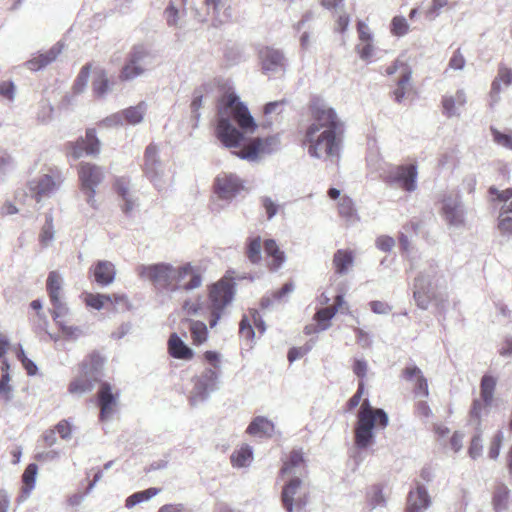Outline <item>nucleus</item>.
Segmentation results:
<instances>
[{
  "mask_svg": "<svg viewBox=\"0 0 512 512\" xmlns=\"http://www.w3.org/2000/svg\"><path fill=\"white\" fill-rule=\"evenodd\" d=\"M430 505V498L423 486L410 491L407 497L405 512H422Z\"/></svg>",
  "mask_w": 512,
  "mask_h": 512,
  "instance_id": "c756f323",
  "label": "nucleus"
},
{
  "mask_svg": "<svg viewBox=\"0 0 512 512\" xmlns=\"http://www.w3.org/2000/svg\"><path fill=\"white\" fill-rule=\"evenodd\" d=\"M96 397L100 410L99 419L102 422L106 421L117 411L120 391L104 381L100 383Z\"/></svg>",
  "mask_w": 512,
  "mask_h": 512,
  "instance_id": "f8f14e48",
  "label": "nucleus"
},
{
  "mask_svg": "<svg viewBox=\"0 0 512 512\" xmlns=\"http://www.w3.org/2000/svg\"><path fill=\"white\" fill-rule=\"evenodd\" d=\"M390 32L396 37H402L409 32V24L405 17L394 16L390 23Z\"/></svg>",
  "mask_w": 512,
  "mask_h": 512,
  "instance_id": "6e6d98bb",
  "label": "nucleus"
},
{
  "mask_svg": "<svg viewBox=\"0 0 512 512\" xmlns=\"http://www.w3.org/2000/svg\"><path fill=\"white\" fill-rule=\"evenodd\" d=\"M417 175L415 164L398 165L386 172L384 181L389 185L397 184L404 191L413 192L417 188Z\"/></svg>",
  "mask_w": 512,
  "mask_h": 512,
  "instance_id": "1a4fd4ad",
  "label": "nucleus"
},
{
  "mask_svg": "<svg viewBox=\"0 0 512 512\" xmlns=\"http://www.w3.org/2000/svg\"><path fill=\"white\" fill-rule=\"evenodd\" d=\"M491 134L493 136V140L495 143L502 147L512 150V134L502 133L493 127H491Z\"/></svg>",
  "mask_w": 512,
  "mask_h": 512,
  "instance_id": "052dcab7",
  "label": "nucleus"
},
{
  "mask_svg": "<svg viewBox=\"0 0 512 512\" xmlns=\"http://www.w3.org/2000/svg\"><path fill=\"white\" fill-rule=\"evenodd\" d=\"M243 189V183L235 174L222 173L214 181V191L221 199H231Z\"/></svg>",
  "mask_w": 512,
  "mask_h": 512,
  "instance_id": "a211bd4d",
  "label": "nucleus"
},
{
  "mask_svg": "<svg viewBox=\"0 0 512 512\" xmlns=\"http://www.w3.org/2000/svg\"><path fill=\"white\" fill-rule=\"evenodd\" d=\"M16 88L12 81H0V97L12 102L15 97Z\"/></svg>",
  "mask_w": 512,
  "mask_h": 512,
  "instance_id": "e2e57ef3",
  "label": "nucleus"
},
{
  "mask_svg": "<svg viewBox=\"0 0 512 512\" xmlns=\"http://www.w3.org/2000/svg\"><path fill=\"white\" fill-rule=\"evenodd\" d=\"M54 219L52 214H46L45 223L39 234V242L43 246H47L54 237Z\"/></svg>",
  "mask_w": 512,
  "mask_h": 512,
  "instance_id": "603ef678",
  "label": "nucleus"
},
{
  "mask_svg": "<svg viewBox=\"0 0 512 512\" xmlns=\"http://www.w3.org/2000/svg\"><path fill=\"white\" fill-rule=\"evenodd\" d=\"M266 256L270 259L267 267L270 271H277L285 262L286 256L274 239H267L263 242Z\"/></svg>",
  "mask_w": 512,
  "mask_h": 512,
  "instance_id": "cd10ccee",
  "label": "nucleus"
},
{
  "mask_svg": "<svg viewBox=\"0 0 512 512\" xmlns=\"http://www.w3.org/2000/svg\"><path fill=\"white\" fill-rule=\"evenodd\" d=\"M140 278L150 281L155 288L175 291L176 267L169 263L140 265L136 269Z\"/></svg>",
  "mask_w": 512,
  "mask_h": 512,
  "instance_id": "39448f33",
  "label": "nucleus"
},
{
  "mask_svg": "<svg viewBox=\"0 0 512 512\" xmlns=\"http://www.w3.org/2000/svg\"><path fill=\"white\" fill-rule=\"evenodd\" d=\"M497 380L492 375H483L480 381V398L474 399L469 415L472 419L481 423L482 416L488 413L489 407L494 401Z\"/></svg>",
  "mask_w": 512,
  "mask_h": 512,
  "instance_id": "0eeeda50",
  "label": "nucleus"
},
{
  "mask_svg": "<svg viewBox=\"0 0 512 512\" xmlns=\"http://www.w3.org/2000/svg\"><path fill=\"white\" fill-rule=\"evenodd\" d=\"M38 467L36 464H29L22 475L23 488L22 492L25 495H29L30 492L35 487L36 475H37Z\"/></svg>",
  "mask_w": 512,
  "mask_h": 512,
  "instance_id": "49530a36",
  "label": "nucleus"
},
{
  "mask_svg": "<svg viewBox=\"0 0 512 512\" xmlns=\"http://www.w3.org/2000/svg\"><path fill=\"white\" fill-rule=\"evenodd\" d=\"M91 68H92L91 63H87L81 68L79 74L77 75V77L74 81L73 87H72V90L75 94H79V93L83 92L84 89L86 88L88 80H89Z\"/></svg>",
  "mask_w": 512,
  "mask_h": 512,
  "instance_id": "3c124183",
  "label": "nucleus"
},
{
  "mask_svg": "<svg viewBox=\"0 0 512 512\" xmlns=\"http://www.w3.org/2000/svg\"><path fill=\"white\" fill-rule=\"evenodd\" d=\"M80 190L86 198V202L93 209H98L96 200V187L103 181L104 173L96 164L90 162H81L77 166Z\"/></svg>",
  "mask_w": 512,
  "mask_h": 512,
  "instance_id": "423d86ee",
  "label": "nucleus"
},
{
  "mask_svg": "<svg viewBox=\"0 0 512 512\" xmlns=\"http://www.w3.org/2000/svg\"><path fill=\"white\" fill-rule=\"evenodd\" d=\"M57 54L58 53L56 51L51 49L45 53L33 57L31 60L27 62V66L32 71L40 70L49 65L50 63H52L53 61H55L57 58Z\"/></svg>",
  "mask_w": 512,
  "mask_h": 512,
  "instance_id": "a19ab883",
  "label": "nucleus"
},
{
  "mask_svg": "<svg viewBox=\"0 0 512 512\" xmlns=\"http://www.w3.org/2000/svg\"><path fill=\"white\" fill-rule=\"evenodd\" d=\"M188 328L191 334L193 345L200 346L208 340L209 332L204 322L189 319Z\"/></svg>",
  "mask_w": 512,
  "mask_h": 512,
  "instance_id": "c9c22d12",
  "label": "nucleus"
},
{
  "mask_svg": "<svg viewBox=\"0 0 512 512\" xmlns=\"http://www.w3.org/2000/svg\"><path fill=\"white\" fill-rule=\"evenodd\" d=\"M343 304V296L337 295L332 306L321 308L314 314L313 319L320 326V329L327 330L331 326L332 318L336 315Z\"/></svg>",
  "mask_w": 512,
  "mask_h": 512,
  "instance_id": "7c9ffc66",
  "label": "nucleus"
},
{
  "mask_svg": "<svg viewBox=\"0 0 512 512\" xmlns=\"http://www.w3.org/2000/svg\"><path fill=\"white\" fill-rule=\"evenodd\" d=\"M230 118L246 132L257 128L248 108L234 92H227L220 99L215 133L225 147L236 148L243 140V133L230 123Z\"/></svg>",
  "mask_w": 512,
  "mask_h": 512,
  "instance_id": "f03ea898",
  "label": "nucleus"
},
{
  "mask_svg": "<svg viewBox=\"0 0 512 512\" xmlns=\"http://www.w3.org/2000/svg\"><path fill=\"white\" fill-rule=\"evenodd\" d=\"M467 102L466 94L463 90H457L453 95H444L441 99L442 113L447 118L458 116V108L463 107Z\"/></svg>",
  "mask_w": 512,
  "mask_h": 512,
  "instance_id": "a878e982",
  "label": "nucleus"
},
{
  "mask_svg": "<svg viewBox=\"0 0 512 512\" xmlns=\"http://www.w3.org/2000/svg\"><path fill=\"white\" fill-rule=\"evenodd\" d=\"M498 228L502 233L512 234V200L502 205Z\"/></svg>",
  "mask_w": 512,
  "mask_h": 512,
  "instance_id": "a18cd8bd",
  "label": "nucleus"
},
{
  "mask_svg": "<svg viewBox=\"0 0 512 512\" xmlns=\"http://www.w3.org/2000/svg\"><path fill=\"white\" fill-rule=\"evenodd\" d=\"M231 0H204L203 12H198L199 20L210 21L217 26L231 19Z\"/></svg>",
  "mask_w": 512,
  "mask_h": 512,
  "instance_id": "ddd939ff",
  "label": "nucleus"
},
{
  "mask_svg": "<svg viewBox=\"0 0 512 512\" xmlns=\"http://www.w3.org/2000/svg\"><path fill=\"white\" fill-rule=\"evenodd\" d=\"M502 442H503V434H502V432L499 431L493 435V437L490 441V444H489L488 456L491 459L495 460L498 458V456L500 454Z\"/></svg>",
  "mask_w": 512,
  "mask_h": 512,
  "instance_id": "bf43d9fd",
  "label": "nucleus"
},
{
  "mask_svg": "<svg viewBox=\"0 0 512 512\" xmlns=\"http://www.w3.org/2000/svg\"><path fill=\"white\" fill-rule=\"evenodd\" d=\"M483 450L482 437L480 434L475 435L468 448V454L471 458L476 459L481 456Z\"/></svg>",
  "mask_w": 512,
  "mask_h": 512,
  "instance_id": "338daca9",
  "label": "nucleus"
},
{
  "mask_svg": "<svg viewBox=\"0 0 512 512\" xmlns=\"http://www.w3.org/2000/svg\"><path fill=\"white\" fill-rule=\"evenodd\" d=\"M337 211L339 216L343 218L347 223H353L359 220L355 204L353 200L347 195H344L339 199L337 204Z\"/></svg>",
  "mask_w": 512,
  "mask_h": 512,
  "instance_id": "f704fd0d",
  "label": "nucleus"
},
{
  "mask_svg": "<svg viewBox=\"0 0 512 512\" xmlns=\"http://www.w3.org/2000/svg\"><path fill=\"white\" fill-rule=\"evenodd\" d=\"M488 193L491 196V201L494 203L508 204L512 200V188L499 190L495 186H491L488 189Z\"/></svg>",
  "mask_w": 512,
  "mask_h": 512,
  "instance_id": "4d7b16f0",
  "label": "nucleus"
},
{
  "mask_svg": "<svg viewBox=\"0 0 512 512\" xmlns=\"http://www.w3.org/2000/svg\"><path fill=\"white\" fill-rule=\"evenodd\" d=\"M98 381V377L79 372V375L69 382L67 390L71 395L81 396L91 392Z\"/></svg>",
  "mask_w": 512,
  "mask_h": 512,
  "instance_id": "bb28decb",
  "label": "nucleus"
},
{
  "mask_svg": "<svg viewBox=\"0 0 512 512\" xmlns=\"http://www.w3.org/2000/svg\"><path fill=\"white\" fill-rule=\"evenodd\" d=\"M309 493L302 485L299 478L291 479L282 490L281 500L287 512H293L294 508L302 509L308 503Z\"/></svg>",
  "mask_w": 512,
  "mask_h": 512,
  "instance_id": "9b49d317",
  "label": "nucleus"
},
{
  "mask_svg": "<svg viewBox=\"0 0 512 512\" xmlns=\"http://www.w3.org/2000/svg\"><path fill=\"white\" fill-rule=\"evenodd\" d=\"M108 298V306H112L114 311H117L119 308L122 310H128L130 308L128 297L124 294H111L108 295Z\"/></svg>",
  "mask_w": 512,
  "mask_h": 512,
  "instance_id": "13d9d810",
  "label": "nucleus"
},
{
  "mask_svg": "<svg viewBox=\"0 0 512 512\" xmlns=\"http://www.w3.org/2000/svg\"><path fill=\"white\" fill-rule=\"evenodd\" d=\"M411 79L412 73H407L404 75H400L395 89L391 92L392 97L397 103H401L405 98L406 94L410 91L411 88Z\"/></svg>",
  "mask_w": 512,
  "mask_h": 512,
  "instance_id": "ea45409f",
  "label": "nucleus"
},
{
  "mask_svg": "<svg viewBox=\"0 0 512 512\" xmlns=\"http://www.w3.org/2000/svg\"><path fill=\"white\" fill-rule=\"evenodd\" d=\"M252 459V451L248 445L242 446L240 449L234 451L231 455V464L233 467H244Z\"/></svg>",
  "mask_w": 512,
  "mask_h": 512,
  "instance_id": "09e8293b",
  "label": "nucleus"
},
{
  "mask_svg": "<svg viewBox=\"0 0 512 512\" xmlns=\"http://www.w3.org/2000/svg\"><path fill=\"white\" fill-rule=\"evenodd\" d=\"M147 56V51L141 47H134L128 54L127 59L120 70L118 79L121 82H127L135 79L145 72V67L142 63L143 59Z\"/></svg>",
  "mask_w": 512,
  "mask_h": 512,
  "instance_id": "2eb2a0df",
  "label": "nucleus"
},
{
  "mask_svg": "<svg viewBox=\"0 0 512 512\" xmlns=\"http://www.w3.org/2000/svg\"><path fill=\"white\" fill-rule=\"evenodd\" d=\"M95 282L100 286H108L116 277L115 265L107 260H99L90 268Z\"/></svg>",
  "mask_w": 512,
  "mask_h": 512,
  "instance_id": "412c9836",
  "label": "nucleus"
},
{
  "mask_svg": "<svg viewBox=\"0 0 512 512\" xmlns=\"http://www.w3.org/2000/svg\"><path fill=\"white\" fill-rule=\"evenodd\" d=\"M46 289L50 301L54 307L53 311L64 310V304L61 300L62 279L58 272L51 271L46 281Z\"/></svg>",
  "mask_w": 512,
  "mask_h": 512,
  "instance_id": "393cba45",
  "label": "nucleus"
},
{
  "mask_svg": "<svg viewBox=\"0 0 512 512\" xmlns=\"http://www.w3.org/2000/svg\"><path fill=\"white\" fill-rule=\"evenodd\" d=\"M509 496L510 490L505 484L500 483L495 486L493 491L492 504L497 512H501L508 508Z\"/></svg>",
  "mask_w": 512,
  "mask_h": 512,
  "instance_id": "58836bf2",
  "label": "nucleus"
},
{
  "mask_svg": "<svg viewBox=\"0 0 512 512\" xmlns=\"http://www.w3.org/2000/svg\"><path fill=\"white\" fill-rule=\"evenodd\" d=\"M309 110L313 119L305 130L302 140L308 147V153L312 157L338 158L342 142L343 124L335 111L314 101Z\"/></svg>",
  "mask_w": 512,
  "mask_h": 512,
  "instance_id": "f257e3e1",
  "label": "nucleus"
},
{
  "mask_svg": "<svg viewBox=\"0 0 512 512\" xmlns=\"http://www.w3.org/2000/svg\"><path fill=\"white\" fill-rule=\"evenodd\" d=\"M146 112L145 102H140L136 106H131L122 111V116L129 124L136 125L143 120Z\"/></svg>",
  "mask_w": 512,
  "mask_h": 512,
  "instance_id": "37998d69",
  "label": "nucleus"
},
{
  "mask_svg": "<svg viewBox=\"0 0 512 512\" xmlns=\"http://www.w3.org/2000/svg\"><path fill=\"white\" fill-rule=\"evenodd\" d=\"M354 430V443L359 449H366L373 443V428L384 429L388 425V416L384 410L373 408L365 399L360 407Z\"/></svg>",
  "mask_w": 512,
  "mask_h": 512,
  "instance_id": "7ed1b4c3",
  "label": "nucleus"
},
{
  "mask_svg": "<svg viewBox=\"0 0 512 512\" xmlns=\"http://www.w3.org/2000/svg\"><path fill=\"white\" fill-rule=\"evenodd\" d=\"M466 64V59L461 49H456L449 59L448 67L453 70H462Z\"/></svg>",
  "mask_w": 512,
  "mask_h": 512,
  "instance_id": "69168bd1",
  "label": "nucleus"
},
{
  "mask_svg": "<svg viewBox=\"0 0 512 512\" xmlns=\"http://www.w3.org/2000/svg\"><path fill=\"white\" fill-rule=\"evenodd\" d=\"M262 239L260 236L249 237L246 240L245 244V256L249 260L250 263L256 265L259 264L262 260L261 249H262Z\"/></svg>",
  "mask_w": 512,
  "mask_h": 512,
  "instance_id": "e433bc0d",
  "label": "nucleus"
},
{
  "mask_svg": "<svg viewBox=\"0 0 512 512\" xmlns=\"http://www.w3.org/2000/svg\"><path fill=\"white\" fill-rule=\"evenodd\" d=\"M246 432L252 436H272L274 424L265 417H256L247 427Z\"/></svg>",
  "mask_w": 512,
  "mask_h": 512,
  "instance_id": "72a5a7b5",
  "label": "nucleus"
},
{
  "mask_svg": "<svg viewBox=\"0 0 512 512\" xmlns=\"http://www.w3.org/2000/svg\"><path fill=\"white\" fill-rule=\"evenodd\" d=\"M105 364V357L97 350L89 352L78 364L79 372L98 377Z\"/></svg>",
  "mask_w": 512,
  "mask_h": 512,
  "instance_id": "b1692460",
  "label": "nucleus"
},
{
  "mask_svg": "<svg viewBox=\"0 0 512 512\" xmlns=\"http://www.w3.org/2000/svg\"><path fill=\"white\" fill-rule=\"evenodd\" d=\"M510 85H512V68L504 63H500L498 65L497 75L491 83L489 94L492 102L496 103L499 101L502 86L508 87Z\"/></svg>",
  "mask_w": 512,
  "mask_h": 512,
  "instance_id": "4be33fe9",
  "label": "nucleus"
},
{
  "mask_svg": "<svg viewBox=\"0 0 512 512\" xmlns=\"http://www.w3.org/2000/svg\"><path fill=\"white\" fill-rule=\"evenodd\" d=\"M12 386L10 385L9 373H3L0 379V398L5 402L11 400Z\"/></svg>",
  "mask_w": 512,
  "mask_h": 512,
  "instance_id": "680f3d73",
  "label": "nucleus"
},
{
  "mask_svg": "<svg viewBox=\"0 0 512 512\" xmlns=\"http://www.w3.org/2000/svg\"><path fill=\"white\" fill-rule=\"evenodd\" d=\"M355 49L359 57L363 60H370L375 50L373 42H358Z\"/></svg>",
  "mask_w": 512,
  "mask_h": 512,
  "instance_id": "0e129e2a",
  "label": "nucleus"
},
{
  "mask_svg": "<svg viewBox=\"0 0 512 512\" xmlns=\"http://www.w3.org/2000/svg\"><path fill=\"white\" fill-rule=\"evenodd\" d=\"M430 286V283H426L422 276L415 279L413 296L417 306L421 309H427L435 298Z\"/></svg>",
  "mask_w": 512,
  "mask_h": 512,
  "instance_id": "c85d7f7f",
  "label": "nucleus"
},
{
  "mask_svg": "<svg viewBox=\"0 0 512 512\" xmlns=\"http://www.w3.org/2000/svg\"><path fill=\"white\" fill-rule=\"evenodd\" d=\"M64 181L62 173L57 169H50V173L43 174L38 179L28 183L32 197L40 202L44 197L51 196Z\"/></svg>",
  "mask_w": 512,
  "mask_h": 512,
  "instance_id": "6e6552de",
  "label": "nucleus"
},
{
  "mask_svg": "<svg viewBox=\"0 0 512 512\" xmlns=\"http://www.w3.org/2000/svg\"><path fill=\"white\" fill-rule=\"evenodd\" d=\"M239 334L246 340H252L255 336L254 329L247 317H243L239 324Z\"/></svg>",
  "mask_w": 512,
  "mask_h": 512,
  "instance_id": "774afa93",
  "label": "nucleus"
},
{
  "mask_svg": "<svg viewBox=\"0 0 512 512\" xmlns=\"http://www.w3.org/2000/svg\"><path fill=\"white\" fill-rule=\"evenodd\" d=\"M113 188L116 193L126 201L124 211L127 213L133 208V203L128 199L129 196V181L125 178H117L114 181Z\"/></svg>",
  "mask_w": 512,
  "mask_h": 512,
  "instance_id": "8fccbe9b",
  "label": "nucleus"
},
{
  "mask_svg": "<svg viewBox=\"0 0 512 512\" xmlns=\"http://www.w3.org/2000/svg\"><path fill=\"white\" fill-rule=\"evenodd\" d=\"M108 294L88 293L84 298V302L88 307L101 310L108 306Z\"/></svg>",
  "mask_w": 512,
  "mask_h": 512,
  "instance_id": "864d4df0",
  "label": "nucleus"
},
{
  "mask_svg": "<svg viewBox=\"0 0 512 512\" xmlns=\"http://www.w3.org/2000/svg\"><path fill=\"white\" fill-rule=\"evenodd\" d=\"M62 311L63 310L53 311L52 312L53 320L58 325V327H59V329H60V331H61V333H62V335H63V337L65 339L75 340V339H77L80 336L81 330L77 326L69 325V324H67L64 321L58 320V318L60 317V314H61Z\"/></svg>",
  "mask_w": 512,
  "mask_h": 512,
  "instance_id": "79ce46f5",
  "label": "nucleus"
},
{
  "mask_svg": "<svg viewBox=\"0 0 512 512\" xmlns=\"http://www.w3.org/2000/svg\"><path fill=\"white\" fill-rule=\"evenodd\" d=\"M354 262V252L349 249H339L333 255L332 264L336 274H346Z\"/></svg>",
  "mask_w": 512,
  "mask_h": 512,
  "instance_id": "473e14b6",
  "label": "nucleus"
},
{
  "mask_svg": "<svg viewBox=\"0 0 512 512\" xmlns=\"http://www.w3.org/2000/svg\"><path fill=\"white\" fill-rule=\"evenodd\" d=\"M109 90V79L104 69H98L92 80V91L96 98H102Z\"/></svg>",
  "mask_w": 512,
  "mask_h": 512,
  "instance_id": "4c0bfd02",
  "label": "nucleus"
},
{
  "mask_svg": "<svg viewBox=\"0 0 512 512\" xmlns=\"http://www.w3.org/2000/svg\"><path fill=\"white\" fill-rule=\"evenodd\" d=\"M274 142V138H254L239 151L234 152V154L241 159L253 161L258 158L260 153L268 151V148L274 144Z\"/></svg>",
  "mask_w": 512,
  "mask_h": 512,
  "instance_id": "aec40b11",
  "label": "nucleus"
},
{
  "mask_svg": "<svg viewBox=\"0 0 512 512\" xmlns=\"http://www.w3.org/2000/svg\"><path fill=\"white\" fill-rule=\"evenodd\" d=\"M202 285V270L187 262L176 267L175 291H190Z\"/></svg>",
  "mask_w": 512,
  "mask_h": 512,
  "instance_id": "4468645a",
  "label": "nucleus"
},
{
  "mask_svg": "<svg viewBox=\"0 0 512 512\" xmlns=\"http://www.w3.org/2000/svg\"><path fill=\"white\" fill-rule=\"evenodd\" d=\"M234 283L231 277L224 276L209 287V326L214 328L225 308L231 303L234 297Z\"/></svg>",
  "mask_w": 512,
  "mask_h": 512,
  "instance_id": "20e7f679",
  "label": "nucleus"
},
{
  "mask_svg": "<svg viewBox=\"0 0 512 512\" xmlns=\"http://www.w3.org/2000/svg\"><path fill=\"white\" fill-rule=\"evenodd\" d=\"M305 460L301 450H292L285 460H283V466L280 470L281 474L291 473L292 470L299 466H304Z\"/></svg>",
  "mask_w": 512,
  "mask_h": 512,
  "instance_id": "c03bdc74",
  "label": "nucleus"
},
{
  "mask_svg": "<svg viewBox=\"0 0 512 512\" xmlns=\"http://www.w3.org/2000/svg\"><path fill=\"white\" fill-rule=\"evenodd\" d=\"M160 491H161V489H159V488L151 487V488H148V489H146L144 491L136 492V493L130 495L126 499L125 506L127 508H132L136 504L144 502V501L152 498L153 496L157 495Z\"/></svg>",
  "mask_w": 512,
  "mask_h": 512,
  "instance_id": "de8ad7c7",
  "label": "nucleus"
},
{
  "mask_svg": "<svg viewBox=\"0 0 512 512\" xmlns=\"http://www.w3.org/2000/svg\"><path fill=\"white\" fill-rule=\"evenodd\" d=\"M399 72L400 75L412 73V69L409 64L399 58L392 61L389 65L384 67L383 74L386 76H392Z\"/></svg>",
  "mask_w": 512,
  "mask_h": 512,
  "instance_id": "5fc2aeb1",
  "label": "nucleus"
},
{
  "mask_svg": "<svg viewBox=\"0 0 512 512\" xmlns=\"http://www.w3.org/2000/svg\"><path fill=\"white\" fill-rule=\"evenodd\" d=\"M402 377L409 382H414L413 392L415 395L429 396L428 381L417 366L412 365L404 368Z\"/></svg>",
  "mask_w": 512,
  "mask_h": 512,
  "instance_id": "5701e85b",
  "label": "nucleus"
},
{
  "mask_svg": "<svg viewBox=\"0 0 512 512\" xmlns=\"http://www.w3.org/2000/svg\"><path fill=\"white\" fill-rule=\"evenodd\" d=\"M143 172L150 181L156 183L163 175V167L158 157V149L150 144L146 147L144 153Z\"/></svg>",
  "mask_w": 512,
  "mask_h": 512,
  "instance_id": "6ab92c4d",
  "label": "nucleus"
},
{
  "mask_svg": "<svg viewBox=\"0 0 512 512\" xmlns=\"http://www.w3.org/2000/svg\"><path fill=\"white\" fill-rule=\"evenodd\" d=\"M101 143L96 136L94 128H88L85 138H78L65 144L66 154L73 159H79L84 154L96 156L100 153Z\"/></svg>",
  "mask_w": 512,
  "mask_h": 512,
  "instance_id": "9d476101",
  "label": "nucleus"
},
{
  "mask_svg": "<svg viewBox=\"0 0 512 512\" xmlns=\"http://www.w3.org/2000/svg\"><path fill=\"white\" fill-rule=\"evenodd\" d=\"M167 349L169 355L175 359L191 360L194 356L192 349L176 333L169 336Z\"/></svg>",
  "mask_w": 512,
  "mask_h": 512,
  "instance_id": "2f4dec72",
  "label": "nucleus"
},
{
  "mask_svg": "<svg viewBox=\"0 0 512 512\" xmlns=\"http://www.w3.org/2000/svg\"><path fill=\"white\" fill-rule=\"evenodd\" d=\"M441 215L450 226H462L465 223L464 212L461 207L460 197L458 195L444 196L441 200Z\"/></svg>",
  "mask_w": 512,
  "mask_h": 512,
  "instance_id": "f3484780",
  "label": "nucleus"
},
{
  "mask_svg": "<svg viewBox=\"0 0 512 512\" xmlns=\"http://www.w3.org/2000/svg\"><path fill=\"white\" fill-rule=\"evenodd\" d=\"M261 69L265 74L285 70V57L282 51L270 46L262 47L258 52Z\"/></svg>",
  "mask_w": 512,
  "mask_h": 512,
  "instance_id": "dca6fc26",
  "label": "nucleus"
}]
</instances>
